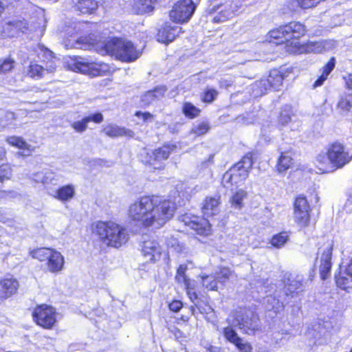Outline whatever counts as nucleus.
<instances>
[{
  "label": "nucleus",
  "mask_w": 352,
  "mask_h": 352,
  "mask_svg": "<svg viewBox=\"0 0 352 352\" xmlns=\"http://www.w3.org/2000/svg\"><path fill=\"white\" fill-rule=\"evenodd\" d=\"M175 204L157 196H145L129 206V218L144 227L159 228L173 216Z\"/></svg>",
  "instance_id": "1"
},
{
  "label": "nucleus",
  "mask_w": 352,
  "mask_h": 352,
  "mask_svg": "<svg viewBox=\"0 0 352 352\" xmlns=\"http://www.w3.org/2000/svg\"><path fill=\"white\" fill-rule=\"evenodd\" d=\"M93 232L106 245L119 248L125 244L129 239L127 230L112 221H98L93 226Z\"/></svg>",
  "instance_id": "2"
},
{
  "label": "nucleus",
  "mask_w": 352,
  "mask_h": 352,
  "mask_svg": "<svg viewBox=\"0 0 352 352\" xmlns=\"http://www.w3.org/2000/svg\"><path fill=\"white\" fill-rule=\"evenodd\" d=\"M305 32L306 29L304 25L299 22L292 21L270 31L268 34L271 38L277 41H274L277 44L285 43V50H287V45H290L292 41H297L304 36Z\"/></svg>",
  "instance_id": "3"
},
{
  "label": "nucleus",
  "mask_w": 352,
  "mask_h": 352,
  "mask_svg": "<svg viewBox=\"0 0 352 352\" xmlns=\"http://www.w3.org/2000/svg\"><path fill=\"white\" fill-rule=\"evenodd\" d=\"M104 47L108 54L122 61H133L140 55L131 41L123 39L113 38L105 43Z\"/></svg>",
  "instance_id": "4"
},
{
  "label": "nucleus",
  "mask_w": 352,
  "mask_h": 352,
  "mask_svg": "<svg viewBox=\"0 0 352 352\" xmlns=\"http://www.w3.org/2000/svg\"><path fill=\"white\" fill-rule=\"evenodd\" d=\"M227 321L229 324L238 327L243 333L248 335H254L261 327L258 315L245 309L237 311L232 322L230 318H228Z\"/></svg>",
  "instance_id": "5"
},
{
  "label": "nucleus",
  "mask_w": 352,
  "mask_h": 352,
  "mask_svg": "<svg viewBox=\"0 0 352 352\" xmlns=\"http://www.w3.org/2000/svg\"><path fill=\"white\" fill-rule=\"evenodd\" d=\"M329 48L330 43L327 41H310L301 45L298 39L287 45V52L292 54L322 53Z\"/></svg>",
  "instance_id": "6"
},
{
  "label": "nucleus",
  "mask_w": 352,
  "mask_h": 352,
  "mask_svg": "<svg viewBox=\"0 0 352 352\" xmlns=\"http://www.w3.org/2000/svg\"><path fill=\"white\" fill-rule=\"evenodd\" d=\"M196 6L192 0H179L170 12V17L177 23L187 22L192 16Z\"/></svg>",
  "instance_id": "7"
},
{
  "label": "nucleus",
  "mask_w": 352,
  "mask_h": 352,
  "mask_svg": "<svg viewBox=\"0 0 352 352\" xmlns=\"http://www.w3.org/2000/svg\"><path fill=\"white\" fill-rule=\"evenodd\" d=\"M310 206L305 197L299 195L294 202V219L300 227H306L310 221Z\"/></svg>",
  "instance_id": "8"
},
{
  "label": "nucleus",
  "mask_w": 352,
  "mask_h": 352,
  "mask_svg": "<svg viewBox=\"0 0 352 352\" xmlns=\"http://www.w3.org/2000/svg\"><path fill=\"white\" fill-rule=\"evenodd\" d=\"M33 317L37 324L45 329H52L56 322L55 309L46 305L36 307Z\"/></svg>",
  "instance_id": "9"
},
{
  "label": "nucleus",
  "mask_w": 352,
  "mask_h": 352,
  "mask_svg": "<svg viewBox=\"0 0 352 352\" xmlns=\"http://www.w3.org/2000/svg\"><path fill=\"white\" fill-rule=\"evenodd\" d=\"M327 153L336 170L342 168L352 160V154L346 151L344 146L340 143L331 145Z\"/></svg>",
  "instance_id": "10"
},
{
  "label": "nucleus",
  "mask_w": 352,
  "mask_h": 352,
  "mask_svg": "<svg viewBox=\"0 0 352 352\" xmlns=\"http://www.w3.org/2000/svg\"><path fill=\"white\" fill-rule=\"evenodd\" d=\"M333 245L328 244L327 246L320 248L318 250V254L320 256L319 272L322 280L327 279L330 274L331 268V254Z\"/></svg>",
  "instance_id": "11"
},
{
  "label": "nucleus",
  "mask_w": 352,
  "mask_h": 352,
  "mask_svg": "<svg viewBox=\"0 0 352 352\" xmlns=\"http://www.w3.org/2000/svg\"><path fill=\"white\" fill-rule=\"evenodd\" d=\"M38 28H39V25L33 24L30 25L29 23L24 19L13 20L6 22L3 25V32L6 36L12 37L17 34L18 31L25 32L28 30L30 31H35Z\"/></svg>",
  "instance_id": "12"
},
{
  "label": "nucleus",
  "mask_w": 352,
  "mask_h": 352,
  "mask_svg": "<svg viewBox=\"0 0 352 352\" xmlns=\"http://www.w3.org/2000/svg\"><path fill=\"white\" fill-rule=\"evenodd\" d=\"M162 251V247L155 240L144 241L142 245V253L146 262L158 260Z\"/></svg>",
  "instance_id": "13"
},
{
  "label": "nucleus",
  "mask_w": 352,
  "mask_h": 352,
  "mask_svg": "<svg viewBox=\"0 0 352 352\" xmlns=\"http://www.w3.org/2000/svg\"><path fill=\"white\" fill-rule=\"evenodd\" d=\"M175 148L174 145H164L161 148L152 151L151 153L148 155H149V160L147 162L153 166L155 168H160V166H156L157 164H160L164 161L166 160L170 153Z\"/></svg>",
  "instance_id": "14"
},
{
  "label": "nucleus",
  "mask_w": 352,
  "mask_h": 352,
  "mask_svg": "<svg viewBox=\"0 0 352 352\" xmlns=\"http://www.w3.org/2000/svg\"><path fill=\"white\" fill-rule=\"evenodd\" d=\"M305 279L302 275L291 276L285 284V295L294 297L303 291Z\"/></svg>",
  "instance_id": "15"
},
{
  "label": "nucleus",
  "mask_w": 352,
  "mask_h": 352,
  "mask_svg": "<svg viewBox=\"0 0 352 352\" xmlns=\"http://www.w3.org/2000/svg\"><path fill=\"white\" fill-rule=\"evenodd\" d=\"M223 329V335L227 341L234 344L240 351L249 352L251 346L247 343H243L242 339L238 336L236 332L233 329L231 324Z\"/></svg>",
  "instance_id": "16"
},
{
  "label": "nucleus",
  "mask_w": 352,
  "mask_h": 352,
  "mask_svg": "<svg viewBox=\"0 0 352 352\" xmlns=\"http://www.w3.org/2000/svg\"><path fill=\"white\" fill-rule=\"evenodd\" d=\"M180 32L181 28L179 26L165 24L158 30L157 41L161 43H168L172 42Z\"/></svg>",
  "instance_id": "17"
},
{
  "label": "nucleus",
  "mask_w": 352,
  "mask_h": 352,
  "mask_svg": "<svg viewBox=\"0 0 352 352\" xmlns=\"http://www.w3.org/2000/svg\"><path fill=\"white\" fill-rule=\"evenodd\" d=\"M19 284L16 279L12 278H4L0 280V300L6 299L18 290Z\"/></svg>",
  "instance_id": "18"
},
{
  "label": "nucleus",
  "mask_w": 352,
  "mask_h": 352,
  "mask_svg": "<svg viewBox=\"0 0 352 352\" xmlns=\"http://www.w3.org/2000/svg\"><path fill=\"white\" fill-rule=\"evenodd\" d=\"M286 72L283 68L280 69H272L270 71V74L267 78L264 79L263 82L265 85H268L269 89H278L283 85V81L286 77Z\"/></svg>",
  "instance_id": "19"
},
{
  "label": "nucleus",
  "mask_w": 352,
  "mask_h": 352,
  "mask_svg": "<svg viewBox=\"0 0 352 352\" xmlns=\"http://www.w3.org/2000/svg\"><path fill=\"white\" fill-rule=\"evenodd\" d=\"M102 65H98L95 63L87 62L85 60H78L74 64V69L82 74H88L91 76H96L101 74Z\"/></svg>",
  "instance_id": "20"
},
{
  "label": "nucleus",
  "mask_w": 352,
  "mask_h": 352,
  "mask_svg": "<svg viewBox=\"0 0 352 352\" xmlns=\"http://www.w3.org/2000/svg\"><path fill=\"white\" fill-rule=\"evenodd\" d=\"M252 155L251 153H248L230 169H235V173L236 174L241 175V178L246 179V178L248 177L250 170L252 168Z\"/></svg>",
  "instance_id": "21"
},
{
  "label": "nucleus",
  "mask_w": 352,
  "mask_h": 352,
  "mask_svg": "<svg viewBox=\"0 0 352 352\" xmlns=\"http://www.w3.org/2000/svg\"><path fill=\"white\" fill-rule=\"evenodd\" d=\"M167 91L166 86H159L155 87L153 90H150L144 93L141 97V102L143 105L148 106L156 100L162 98Z\"/></svg>",
  "instance_id": "22"
},
{
  "label": "nucleus",
  "mask_w": 352,
  "mask_h": 352,
  "mask_svg": "<svg viewBox=\"0 0 352 352\" xmlns=\"http://www.w3.org/2000/svg\"><path fill=\"white\" fill-rule=\"evenodd\" d=\"M103 132L106 135L115 138L118 137L132 138L134 135L133 131L116 124H110L103 128Z\"/></svg>",
  "instance_id": "23"
},
{
  "label": "nucleus",
  "mask_w": 352,
  "mask_h": 352,
  "mask_svg": "<svg viewBox=\"0 0 352 352\" xmlns=\"http://www.w3.org/2000/svg\"><path fill=\"white\" fill-rule=\"evenodd\" d=\"M63 256L59 252L54 250L47 261V270L52 273H56L63 270Z\"/></svg>",
  "instance_id": "24"
},
{
  "label": "nucleus",
  "mask_w": 352,
  "mask_h": 352,
  "mask_svg": "<svg viewBox=\"0 0 352 352\" xmlns=\"http://www.w3.org/2000/svg\"><path fill=\"white\" fill-rule=\"evenodd\" d=\"M220 204V196L207 197L202 206L203 213L209 217L213 215L217 210Z\"/></svg>",
  "instance_id": "25"
},
{
  "label": "nucleus",
  "mask_w": 352,
  "mask_h": 352,
  "mask_svg": "<svg viewBox=\"0 0 352 352\" xmlns=\"http://www.w3.org/2000/svg\"><path fill=\"white\" fill-rule=\"evenodd\" d=\"M74 7L82 14H91L98 8L95 0H72Z\"/></svg>",
  "instance_id": "26"
},
{
  "label": "nucleus",
  "mask_w": 352,
  "mask_h": 352,
  "mask_svg": "<svg viewBox=\"0 0 352 352\" xmlns=\"http://www.w3.org/2000/svg\"><path fill=\"white\" fill-rule=\"evenodd\" d=\"M316 164L322 173H331L336 169L330 160L327 152L326 153H320L316 157Z\"/></svg>",
  "instance_id": "27"
},
{
  "label": "nucleus",
  "mask_w": 352,
  "mask_h": 352,
  "mask_svg": "<svg viewBox=\"0 0 352 352\" xmlns=\"http://www.w3.org/2000/svg\"><path fill=\"white\" fill-rule=\"evenodd\" d=\"M235 169H230L223 176L222 182L225 187L229 188L232 186H237L245 179L241 178V175L236 174Z\"/></svg>",
  "instance_id": "28"
},
{
  "label": "nucleus",
  "mask_w": 352,
  "mask_h": 352,
  "mask_svg": "<svg viewBox=\"0 0 352 352\" xmlns=\"http://www.w3.org/2000/svg\"><path fill=\"white\" fill-rule=\"evenodd\" d=\"M75 195L74 186L72 184H68L59 188L56 191L55 198L61 201H67L71 200Z\"/></svg>",
  "instance_id": "29"
},
{
  "label": "nucleus",
  "mask_w": 352,
  "mask_h": 352,
  "mask_svg": "<svg viewBox=\"0 0 352 352\" xmlns=\"http://www.w3.org/2000/svg\"><path fill=\"white\" fill-rule=\"evenodd\" d=\"M188 226L195 230L197 234L208 235L210 232V226L208 220L204 219L200 221H191Z\"/></svg>",
  "instance_id": "30"
},
{
  "label": "nucleus",
  "mask_w": 352,
  "mask_h": 352,
  "mask_svg": "<svg viewBox=\"0 0 352 352\" xmlns=\"http://www.w3.org/2000/svg\"><path fill=\"white\" fill-rule=\"evenodd\" d=\"M264 303L265 305L266 309L268 311L274 310L276 314L283 310L285 307L283 302L272 296H267L265 299Z\"/></svg>",
  "instance_id": "31"
},
{
  "label": "nucleus",
  "mask_w": 352,
  "mask_h": 352,
  "mask_svg": "<svg viewBox=\"0 0 352 352\" xmlns=\"http://www.w3.org/2000/svg\"><path fill=\"white\" fill-rule=\"evenodd\" d=\"M239 6L236 5L235 8H232L231 6L230 9H225V10H221L220 12L218 13L217 15L214 16L212 19V21L214 23H221L223 21H227L230 18L232 17L234 12L237 11V8Z\"/></svg>",
  "instance_id": "32"
},
{
  "label": "nucleus",
  "mask_w": 352,
  "mask_h": 352,
  "mask_svg": "<svg viewBox=\"0 0 352 352\" xmlns=\"http://www.w3.org/2000/svg\"><path fill=\"white\" fill-rule=\"evenodd\" d=\"M292 158L288 153H281L277 164L278 172H284L289 168L292 164Z\"/></svg>",
  "instance_id": "33"
},
{
  "label": "nucleus",
  "mask_w": 352,
  "mask_h": 352,
  "mask_svg": "<svg viewBox=\"0 0 352 352\" xmlns=\"http://www.w3.org/2000/svg\"><path fill=\"white\" fill-rule=\"evenodd\" d=\"M348 276L346 274V271L344 272H340L338 275H336V281L338 287L342 289H346L349 287H351L352 284V277H347Z\"/></svg>",
  "instance_id": "34"
},
{
  "label": "nucleus",
  "mask_w": 352,
  "mask_h": 352,
  "mask_svg": "<svg viewBox=\"0 0 352 352\" xmlns=\"http://www.w3.org/2000/svg\"><path fill=\"white\" fill-rule=\"evenodd\" d=\"M53 249L50 248H38L31 252V255L34 258H36L40 261H46L50 258Z\"/></svg>",
  "instance_id": "35"
},
{
  "label": "nucleus",
  "mask_w": 352,
  "mask_h": 352,
  "mask_svg": "<svg viewBox=\"0 0 352 352\" xmlns=\"http://www.w3.org/2000/svg\"><path fill=\"white\" fill-rule=\"evenodd\" d=\"M28 74L31 78H43L45 74L43 66L37 63H32L28 67Z\"/></svg>",
  "instance_id": "36"
},
{
  "label": "nucleus",
  "mask_w": 352,
  "mask_h": 352,
  "mask_svg": "<svg viewBox=\"0 0 352 352\" xmlns=\"http://www.w3.org/2000/svg\"><path fill=\"white\" fill-rule=\"evenodd\" d=\"M247 196V192L244 190L240 189L236 192L231 199V204L235 208H241L243 206V200Z\"/></svg>",
  "instance_id": "37"
},
{
  "label": "nucleus",
  "mask_w": 352,
  "mask_h": 352,
  "mask_svg": "<svg viewBox=\"0 0 352 352\" xmlns=\"http://www.w3.org/2000/svg\"><path fill=\"white\" fill-rule=\"evenodd\" d=\"M182 112L186 117L195 118L199 116L200 110L190 102H185L183 104Z\"/></svg>",
  "instance_id": "38"
},
{
  "label": "nucleus",
  "mask_w": 352,
  "mask_h": 352,
  "mask_svg": "<svg viewBox=\"0 0 352 352\" xmlns=\"http://www.w3.org/2000/svg\"><path fill=\"white\" fill-rule=\"evenodd\" d=\"M338 107L344 112L349 111L352 108V94L343 95L338 104Z\"/></svg>",
  "instance_id": "39"
},
{
  "label": "nucleus",
  "mask_w": 352,
  "mask_h": 352,
  "mask_svg": "<svg viewBox=\"0 0 352 352\" xmlns=\"http://www.w3.org/2000/svg\"><path fill=\"white\" fill-rule=\"evenodd\" d=\"M294 116L292 111L289 107L283 109L279 115L278 122L282 126H286L288 123L292 122V116Z\"/></svg>",
  "instance_id": "40"
},
{
  "label": "nucleus",
  "mask_w": 352,
  "mask_h": 352,
  "mask_svg": "<svg viewBox=\"0 0 352 352\" xmlns=\"http://www.w3.org/2000/svg\"><path fill=\"white\" fill-rule=\"evenodd\" d=\"M288 237L286 232H280L272 238L271 244L277 248H282L288 240Z\"/></svg>",
  "instance_id": "41"
},
{
  "label": "nucleus",
  "mask_w": 352,
  "mask_h": 352,
  "mask_svg": "<svg viewBox=\"0 0 352 352\" xmlns=\"http://www.w3.org/2000/svg\"><path fill=\"white\" fill-rule=\"evenodd\" d=\"M6 141L9 144L14 146L17 148L21 149H29L30 145H28V143L20 137H9L7 138Z\"/></svg>",
  "instance_id": "42"
},
{
  "label": "nucleus",
  "mask_w": 352,
  "mask_h": 352,
  "mask_svg": "<svg viewBox=\"0 0 352 352\" xmlns=\"http://www.w3.org/2000/svg\"><path fill=\"white\" fill-rule=\"evenodd\" d=\"M218 281L215 276H202V284L203 285L210 290L217 289Z\"/></svg>",
  "instance_id": "43"
},
{
  "label": "nucleus",
  "mask_w": 352,
  "mask_h": 352,
  "mask_svg": "<svg viewBox=\"0 0 352 352\" xmlns=\"http://www.w3.org/2000/svg\"><path fill=\"white\" fill-rule=\"evenodd\" d=\"M210 129L208 122H201L195 125L192 129V132L197 135H203Z\"/></svg>",
  "instance_id": "44"
},
{
  "label": "nucleus",
  "mask_w": 352,
  "mask_h": 352,
  "mask_svg": "<svg viewBox=\"0 0 352 352\" xmlns=\"http://www.w3.org/2000/svg\"><path fill=\"white\" fill-rule=\"evenodd\" d=\"M232 275V271L228 267H223L219 272L216 273L215 277L218 281L221 284H224L229 280Z\"/></svg>",
  "instance_id": "45"
},
{
  "label": "nucleus",
  "mask_w": 352,
  "mask_h": 352,
  "mask_svg": "<svg viewBox=\"0 0 352 352\" xmlns=\"http://www.w3.org/2000/svg\"><path fill=\"white\" fill-rule=\"evenodd\" d=\"M264 82V79H261V80L256 81L253 85V93L254 96L258 97L264 94L268 89V85H265L263 83Z\"/></svg>",
  "instance_id": "46"
},
{
  "label": "nucleus",
  "mask_w": 352,
  "mask_h": 352,
  "mask_svg": "<svg viewBox=\"0 0 352 352\" xmlns=\"http://www.w3.org/2000/svg\"><path fill=\"white\" fill-rule=\"evenodd\" d=\"M15 65V61L11 58L0 59V73L11 71Z\"/></svg>",
  "instance_id": "47"
},
{
  "label": "nucleus",
  "mask_w": 352,
  "mask_h": 352,
  "mask_svg": "<svg viewBox=\"0 0 352 352\" xmlns=\"http://www.w3.org/2000/svg\"><path fill=\"white\" fill-rule=\"evenodd\" d=\"M156 0H139L138 3V10L141 12H149L153 10V5Z\"/></svg>",
  "instance_id": "48"
},
{
  "label": "nucleus",
  "mask_w": 352,
  "mask_h": 352,
  "mask_svg": "<svg viewBox=\"0 0 352 352\" xmlns=\"http://www.w3.org/2000/svg\"><path fill=\"white\" fill-rule=\"evenodd\" d=\"M87 124L88 122L85 117L81 120L73 122L71 124V126L76 132L82 133L87 130Z\"/></svg>",
  "instance_id": "49"
},
{
  "label": "nucleus",
  "mask_w": 352,
  "mask_h": 352,
  "mask_svg": "<svg viewBox=\"0 0 352 352\" xmlns=\"http://www.w3.org/2000/svg\"><path fill=\"white\" fill-rule=\"evenodd\" d=\"M218 93L214 89H208L206 91L203 95L202 100L205 102H212L216 96H217Z\"/></svg>",
  "instance_id": "50"
},
{
  "label": "nucleus",
  "mask_w": 352,
  "mask_h": 352,
  "mask_svg": "<svg viewBox=\"0 0 352 352\" xmlns=\"http://www.w3.org/2000/svg\"><path fill=\"white\" fill-rule=\"evenodd\" d=\"M335 58L332 57L329 61L322 67V73L329 76L335 67Z\"/></svg>",
  "instance_id": "51"
},
{
  "label": "nucleus",
  "mask_w": 352,
  "mask_h": 352,
  "mask_svg": "<svg viewBox=\"0 0 352 352\" xmlns=\"http://www.w3.org/2000/svg\"><path fill=\"white\" fill-rule=\"evenodd\" d=\"M11 176V169L8 166H0V182L5 179H8Z\"/></svg>",
  "instance_id": "52"
},
{
  "label": "nucleus",
  "mask_w": 352,
  "mask_h": 352,
  "mask_svg": "<svg viewBox=\"0 0 352 352\" xmlns=\"http://www.w3.org/2000/svg\"><path fill=\"white\" fill-rule=\"evenodd\" d=\"M187 291V294L191 301L194 303V305L197 307L198 306V297L196 292L194 291V289L191 287L190 285L188 286V287H186Z\"/></svg>",
  "instance_id": "53"
},
{
  "label": "nucleus",
  "mask_w": 352,
  "mask_h": 352,
  "mask_svg": "<svg viewBox=\"0 0 352 352\" xmlns=\"http://www.w3.org/2000/svg\"><path fill=\"white\" fill-rule=\"evenodd\" d=\"M87 122H94L95 123H100L103 120V116L100 113H96L85 117Z\"/></svg>",
  "instance_id": "54"
},
{
  "label": "nucleus",
  "mask_w": 352,
  "mask_h": 352,
  "mask_svg": "<svg viewBox=\"0 0 352 352\" xmlns=\"http://www.w3.org/2000/svg\"><path fill=\"white\" fill-rule=\"evenodd\" d=\"M135 116L138 117H141L144 122L146 121H152L154 118V116L148 112H141L138 111L135 113Z\"/></svg>",
  "instance_id": "55"
},
{
  "label": "nucleus",
  "mask_w": 352,
  "mask_h": 352,
  "mask_svg": "<svg viewBox=\"0 0 352 352\" xmlns=\"http://www.w3.org/2000/svg\"><path fill=\"white\" fill-rule=\"evenodd\" d=\"M182 307V302L179 300H174L169 304V309L174 312H178Z\"/></svg>",
  "instance_id": "56"
},
{
  "label": "nucleus",
  "mask_w": 352,
  "mask_h": 352,
  "mask_svg": "<svg viewBox=\"0 0 352 352\" xmlns=\"http://www.w3.org/2000/svg\"><path fill=\"white\" fill-rule=\"evenodd\" d=\"M175 278L179 283H183L186 287H188L190 285V281L186 275H176Z\"/></svg>",
  "instance_id": "57"
},
{
  "label": "nucleus",
  "mask_w": 352,
  "mask_h": 352,
  "mask_svg": "<svg viewBox=\"0 0 352 352\" xmlns=\"http://www.w3.org/2000/svg\"><path fill=\"white\" fill-rule=\"evenodd\" d=\"M56 69V65L55 64L54 60H51L49 63V65L44 67L45 74V73H54L55 72Z\"/></svg>",
  "instance_id": "58"
},
{
  "label": "nucleus",
  "mask_w": 352,
  "mask_h": 352,
  "mask_svg": "<svg viewBox=\"0 0 352 352\" xmlns=\"http://www.w3.org/2000/svg\"><path fill=\"white\" fill-rule=\"evenodd\" d=\"M327 75H324V74L322 73L321 76L315 81L314 84V87H319L323 84V82L327 80Z\"/></svg>",
  "instance_id": "59"
},
{
  "label": "nucleus",
  "mask_w": 352,
  "mask_h": 352,
  "mask_svg": "<svg viewBox=\"0 0 352 352\" xmlns=\"http://www.w3.org/2000/svg\"><path fill=\"white\" fill-rule=\"evenodd\" d=\"M327 75H324V74L322 73L321 76L315 81L314 84V87H319L323 84V82L327 80Z\"/></svg>",
  "instance_id": "60"
},
{
  "label": "nucleus",
  "mask_w": 352,
  "mask_h": 352,
  "mask_svg": "<svg viewBox=\"0 0 352 352\" xmlns=\"http://www.w3.org/2000/svg\"><path fill=\"white\" fill-rule=\"evenodd\" d=\"M344 78L347 87L352 89V74L347 75Z\"/></svg>",
  "instance_id": "61"
},
{
  "label": "nucleus",
  "mask_w": 352,
  "mask_h": 352,
  "mask_svg": "<svg viewBox=\"0 0 352 352\" xmlns=\"http://www.w3.org/2000/svg\"><path fill=\"white\" fill-rule=\"evenodd\" d=\"M187 270V266L185 265H180L177 271V275H186L185 272Z\"/></svg>",
  "instance_id": "62"
},
{
  "label": "nucleus",
  "mask_w": 352,
  "mask_h": 352,
  "mask_svg": "<svg viewBox=\"0 0 352 352\" xmlns=\"http://www.w3.org/2000/svg\"><path fill=\"white\" fill-rule=\"evenodd\" d=\"M346 274L350 277H352V258L350 261L349 264L345 269Z\"/></svg>",
  "instance_id": "63"
},
{
  "label": "nucleus",
  "mask_w": 352,
  "mask_h": 352,
  "mask_svg": "<svg viewBox=\"0 0 352 352\" xmlns=\"http://www.w3.org/2000/svg\"><path fill=\"white\" fill-rule=\"evenodd\" d=\"M6 118L8 120H10V124L13 123V121L15 120L14 113L12 112H8L6 113Z\"/></svg>",
  "instance_id": "64"
}]
</instances>
